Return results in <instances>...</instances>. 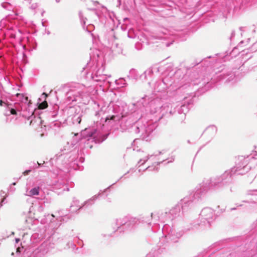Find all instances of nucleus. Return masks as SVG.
Here are the masks:
<instances>
[{
	"label": "nucleus",
	"instance_id": "f257e3e1",
	"mask_svg": "<svg viewBox=\"0 0 257 257\" xmlns=\"http://www.w3.org/2000/svg\"><path fill=\"white\" fill-rule=\"evenodd\" d=\"M125 107L122 105L121 107L117 104L113 106V109L115 113H120L121 115L120 127L123 130L131 129V132L136 134L139 137L146 141H149L152 138L153 131L157 127V125L153 121H148L146 115H141L138 120L134 118L135 113L126 115L125 111Z\"/></svg>",
	"mask_w": 257,
	"mask_h": 257
},
{
	"label": "nucleus",
	"instance_id": "f03ea898",
	"mask_svg": "<svg viewBox=\"0 0 257 257\" xmlns=\"http://www.w3.org/2000/svg\"><path fill=\"white\" fill-rule=\"evenodd\" d=\"M164 98L159 96L154 97L145 95L138 102V104L145 107L147 112L146 116L148 121H153L157 125V121L163 117L168 118L176 115V111L174 110V104L169 102L163 103Z\"/></svg>",
	"mask_w": 257,
	"mask_h": 257
},
{
	"label": "nucleus",
	"instance_id": "7ed1b4c3",
	"mask_svg": "<svg viewBox=\"0 0 257 257\" xmlns=\"http://www.w3.org/2000/svg\"><path fill=\"white\" fill-rule=\"evenodd\" d=\"M255 160H257V153L246 157L238 156L234 167L225 171L220 175L209 178L210 181L213 184V187H215L217 190L222 189L231 183L232 178L235 175H243L248 172L252 168V162H254V163L257 165Z\"/></svg>",
	"mask_w": 257,
	"mask_h": 257
},
{
	"label": "nucleus",
	"instance_id": "20e7f679",
	"mask_svg": "<svg viewBox=\"0 0 257 257\" xmlns=\"http://www.w3.org/2000/svg\"><path fill=\"white\" fill-rule=\"evenodd\" d=\"M17 100L16 102L7 104L5 115L9 116L11 115L16 116L17 119L19 116L26 118L25 123L32 126L42 124V120L40 116H36L34 114V109L30 108V101L28 98L23 94L17 93Z\"/></svg>",
	"mask_w": 257,
	"mask_h": 257
},
{
	"label": "nucleus",
	"instance_id": "39448f33",
	"mask_svg": "<svg viewBox=\"0 0 257 257\" xmlns=\"http://www.w3.org/2000/svg\"><path fill=\"white\" fill-rule=\"evenodd\" d=\"M209 178L205 179L197 186L196 190L182 199L177 205H180L182 212L187 211L194 203L201 200L209 191H217Z\"/></svg>",
	"mask_w": 257,
	"mask_h": 257
},
{
	"label": "nucleus",
	"instance_id": "423d86ee",
	"mask_svg": "<svg viewBox=\"0 0 257 257\" xmlns=\"http://www.w3.org/2000/svg\"><path fill=\"white\" fill-rule=\"evenodd\" d=\"M108 134H102L98 128L95 126L86 128L81 132L80 149H91L93 144L101 143L105 140Z\"/></svg>",
	"mask_w": 257,
	"mask_h": 257
},
{
	"label": "nucleus",
	"instance_id": "0eeeda50",
	"mask_svg": "<svg viewBox=\"0 0 257 257\" xmlns=\"http://www.w3.org/2000/svg\"><path fill=\"white\" fill-rule=\"evenodd\" d=\"M183 212L181 211L180 205H176L175 207L171 209L168 212L162 213L154 212L151 214V219L156 222L160 220L163 223H169L170 225L179 224L184 225V221L182 218V214ZM156 224V222L154 223Z\"/></svg>",
	"mask_w": 257,
	"mask_h": 257
},
{
	"label": "nucleus",
	"instance_id": "6e6552de",
	"mask_svg": "<svg viewBox=\"0 0 257 257\" xmlns=\"http://www.w3.org/2000/svg\"><path fill=\"white\" fill-rule=\"evenodd\" d=\"M151 216L147 215H143L139 218L127 215L117 218L115 222L117 228L116 230L119 232L124 231V230H131L135 227L136 224L141 222L147 223L150 225L151 224Z\"/></svg>",
	"mask_w": 257,
	"mask_h": 257
},
{
	"label": "nucleus",
	"instance_id": "1a4fd4ad",
	"mask_svg": "<svg viewBox=\"0 0 257 257\" xmlns=\"http://www.w3.org/2000/svg\"><path fill=\"white\" fill-rule=\"evenodd\" d=\"M165 223L163 228L162 232L165 234L164 237H162L160 241V244L166 239L169 240L172 242H177L179 238L182 237L185 231L189 230L188 228L184 227L183 225L173 224L171 225Z\"/></svg>",
	"mask_w": 257,
	"mask_h": 257
},
{
	"label": "nucleus",
	"instance_id": "9d476101",
	"mask_svg": "<svg viewBox=\"0 0 257 257\" xmlns=\"http://www.w3.org/2000/svg\"><path fill=\"white\" fill-rule=\"evenodd\" d=\"M90 91L88 88L80 84H76L66 93L68 102L77 101L80 99H87L89 98Z\"/></svg>",
	"mask_w": 257,
	"mask_h": 257
},
{
	"label": "nucleus",
	"instance_id": "9b49d317",
	"mask_svg": "<svg viewBox=\"0 0 257 257\" xmlns=\"http://www.w3.org/2000/svg\"><path fill=\"white\" fill-rule=\"evenodd\" d=\"M54 247L51 237L44 241L33 252L25 250L22 257H45L46 254Z\"/></svg>",
	"mask_w": 257,
	"mask_h": 257
},
{
	"label": "nucleus",
	"instance_id": "f8f14e48",
	"mask_svg": "<svg viewBox=\"0 0 257 257\" xmlns=\"http://www.w3.org/2000/svg\"><path fill=\"white\" fill-rule=\"evenodd\" d=\"M121 119V115L120 113H116V115H113L110 117L106 116L101 118V122L98 123L96 122V127L98 128L100 132L102 134V131L105 128L107 130L109 129H116L117 128L118 124L120 125Z\"/></svg>",
	"mask_w": 257,
	"mask_h": 257
},
{
	"label": "nucleus",
	"instance_id": "ddd939ff",
	"mask_svg": "<svg viewBox=\"0 0 257 257\" xmlns=\"http://www.w3.org/2000/svg\"><path fill=\"white\" fill-rule=\"evenodd\" d=\"M164 153V151H159L157 153L155 154L151 155H148L143 159H140L138 162V165H139V167H140L146 163L148 160L155 161L152 166H149L144 171L146 170L149 171H158L159 168L157 166L165 161V159L159 158V156Z\"/></svg>",
	"mask_w": 257,
	"mask_h": 257
},
{
	"label": "nucleus",
	"instance_id": "4468645a",
	"mask_svg": "<svg viewBox=\"0 0 257 257\" xmlns=\"http://www.w3.org/2000/svg\"><path fill=\"white\" fill-rule=\"evenodd\" d=\"M215 211L210 207L203 208L199 214V221L197 225L201 227H209L215 220Z\"/></svg>",
	"mask_w": 257,
	"mask_h": 257
},
{
	"label": "nucleus",
	"instance_id": "2eb2a0df",
	"mask_svg": "<svg viewBox=\"0 0 257 257\" xmlns=\"http://www.w3.org/2000/svg\"><path fill=\"white\" fill-rule=\"evenodd\" d=\"M78 151L68 153L67 154H62L59 153L56 155V161L59 164L61 162L63 164H69L75 161L78 157Z\"/></svg>",
	"mask_w": 257,
	"mask_h": 257
},
{
	"label": "nucleus",
	"instance_id": "dca6fc26",
	"mask_svg": "<svg viewBox=\"0 0 257 257\" xmlns=\"http://www.w3.org/2000/svg\"><path fill=\"white\" fill-rule=\"evenodd\" d=\"M174 110L176 111V114L174 115L177 120L181 122L186 118V113L188 111V107L185 104L174 106Z\"/></svg>",
	"mask_w": 257,
	"mask_h": 257
},
{
	"label": "nucleus",
	"instance_id": "f3484780",
	"mask_svg": "<svg viewBox=\"0 0 257 257\" xmlns=\"http://www.w3.org/2000/svg\"><path fill=\"white\" fill-rule=\"evenodd\" d=\"M76 109L75 107H69L68 109H66L64 112H67V114L70 115L68 117L69 118L71 117V119L74 124H79L81 121V114L78 113H76Z\"/></svg>",
	"mask_w": 257,
	"mask_h": 257
},
{
	"label": "nucleus",
	"instance_id": "a211bd4d",
	"mask_svg": "<svg viewBox=\"0 0 257 257\" xmlns=\"http://www.w3.org/2000/svg\"><path fill=\"white\" fill-rule=\"evenodd\" d=\"M54 215L53 214H48L47 216H45V218L42 219L41 222L43 224L47 223L48 220H49L50 222L48 225V229H51L52 230L51 233H53V231L54 230L57 228L60 225V224L57 222L55 220H54Z\"/></svg>",
	"mask_w": 257,
	"mask_h": 257
},
{
	"label": "nucleus",
	"instance_id": "6ab92c4d",
	"mask_svg": "<svg viewBox=\"0 0 257 257\" xmlns=\"http://www.w3.org/2000/svg\"><path fill=\"white\" fill-rule=\"evenodd\" d=\"M123 176L121 177L119 179H118L115 183H113L112 185L114 184H115L117 182H118L120 179H122ZM112 185L109 186L108 187H107L106 189H104V190H100L99 192L97 194H96L94 195L93 197H92L91 198L89 199L88 200L85 201L83 203V206L84 207H88L89 206H91L92 204L94 203L95 201L99 198L100 196H101L108 189H109L111 187Z\"/></svg>",
	"mask_w": 257,
	"mask_h": 257
},
{
	"label": "nucleus",
	"instance_id": "aec40b11",
	"mask_svg": "<svg viewBox=\"0 0 257 257\" xmlns=\"http://www.w3.org/2000/svg\"><path fill=\"white\" fill-rule=\"evenodd\" d=\"M90 63H88L85 69H86L87 75H88L89 73H91V78H92V76H97L101 74H104L103 73L104 68L102 67L97 69L96 66H90Z\"/></svg>",
	"mask_w": 257,
	"mask_h": 257
},
{
	"label": "nucleus",
	"instance_id": "412c9836",
	"mask_svg": "<svg viewBox=\"0 0 257 257\" xmlns=\"http://www.w3.org/2000/svg\"><path fill=\"white\" fill-rule=\"evenodd\" d=\"M162 81L164 82L165 84L167 85V87L170 89V90H174L179 89L182 87L183 85H182V82L180 83L179 85H176V82H174V83L173 84V79L171 76H167L163 78L162 80Z\"/></svg>",
	"mask_w": 257,
	"mask_h": 257
},
{
	"label": "nucleus",
	"instance_id": "4be33fe9",
	"mask_svg": "<svg viewBox=\"0 0 257 257\" xmlns=\"http://www.w3.org/2000/svg\"><path fill=\"white\" fill-rule=\"evenodd\" d=\"M216 132V127L214 125H210L204 131L202 135L208 140V141H210V140L215 136Z\"/></svg>",
	"mask_w": 257,
	"mask_h": 257
},
{
	"label": "nucleus",
	"instance_id": "5701e85b",
	"mask_svg": "<svg viewBox=\"0 0 257 257\" xmlns=\"http://www.w3.org/2000/svg\"><path fill=\"white\" fill-rule=\"evenodd\" d=\"M168 88L167 87V85L165 84L164 82H162L161 80L157 81L154 86V90L155 91H157L158 92H160V94H158L156 97L158 96H159V98H161L162 94V93H165V90Z\"/></svg>",
	"mask_w": 257,
	"mask_h": 257
},
{
	"label": "nucleus",
	"instance_id": "b1692460",
	"mask_svg": "<svg viewBox=\"0 0 257 257\" xmlns=\"http://www.w3.org/2000/svg\"><path fill=\"white\" fill-rule=\"evenodd\" d=\"M83 207H84L83 204L80 205L79 200L76 197H73L72 202L70 206L69 211L71 213H75Z\"/></svg>",
	"mask_w": 257,
	"mask_h": 257
},
{
	"label": "nucleus",
	"instance_id": "393cba45",
	"mask_svg": "<svg viewBox=\"0 0 257 257\" xmlns=\"http://www.w3.org/2000/svg\"><path fill=\"white\" fill-rule=\"evenodd\" d=\"M48 97V94L43 92L41 96L38 99L37 104L39 109H44L48 106V103L46 101V98Z\"/></svg>",
	"mask_w": 257,
	"mask_h": 257
},
{
	"label": "nucleus",
	"instance_id": "a878e982",
	"mask_svg": "<svg viewBox=\"0 0 257 257\" xmlns=\"http://www.w3.org/2000/svg\"><path fill=\"white\" fill-rule=\"evenodd\" d=\"M157 72L158 71V68H154ZM154 75L153 68H150L146 70L143 74L140 76V78L141 80H148L149 78L153 77Z\"/></svg>",
	"mask_w": 257,
	"mask_h": 257
},
{
	"label": "nucleus",
	"instance_id": "bb28decb",
	"mask_svg": "<svg viewBox=\"0 0 257 257\" xmlns=\"http://www.w3.org/2000/svg\"><path fill=\"white\" fill-rule=\"evenodd\" d=\"M219 76L220 77V79H225L226 82L233 81L234 79H235L234 82L236 81V77L234 74L230 72L226 73L225 71H223Z\"/></svg>",
	"mask_w": 257,
	"mask_h": 257
},
{
	"label": "nucleus",
	"instance_id": "cd10ccee",
	"mask_svg": "<svg viewBox=\"0 0 257 257\" xmlns=\"http://www.w3.org/2000/svg\"><path fill=\"white\" fill-rule=\"evenodd\" d=\"M81 135H79L78 134H75L73 137L72 140L70 142V144L72 148H74L75 150L78 148L80 149V139H81Z\"/></svg>",
	"mask_w": 257,
	"mask_h": 257
},
{
	"label": "nucleus",
	"instance_id": "c85d7f7f",
	"mask_svg": "<svg viewBox=\"0 0 257 257\" xmlns=\"http://www.w3.org/2000/svg\"><path fill=\"white\" fill-rule=\"evenodd\" d=\"M54 188L56 190H60L59 193H61L65 191H69L67 185L63 181H59L55 185Z\"/></svg>",
	"mask_w": 257,
	"mask_h": 257
},
{
	"label": "nucleus",
	"instance_id": "c756f323",
	"mask_svg": "<svg viewBox=\"0 0 257 257\" xmlns=\"http://www.w3.org/2000/svg\"><path fill=\"white\" fill-rule=\"evenodd\" d=\"M40 190L39 186H35L30 189H27L26 195L30 197H34L39 194Z\"/></svg>",
	"mask_w": 257,
	"mask_h": 257
},
{
	"label": "nucleus",
	"instance_id": "7c9ffc66",
	"mask_svg": "<svg viewBox=\"0 0 257 257\" xmlns=\"http://www.w3.org/2000/svg\"><path fill=\"white\" fill-rule=\"evenodd\" d=\"M110 76L106 74H101L97 76H92V79L96 82H103L106 83L110 84V82L107 80V77H110Z\"/></svg>",
	"mask_w": 257,
	"mask_h": 257
},
{
	"label": "nucleus",
	"instance_id": "2f4dec72",
	"mask_svg": "<svg viewBox=\"0 0 257 257\" xmlns=\"http://www.w3.org/2000/svg\"><path fill=\"white\" fill-rule=\"evenodd\" d=\"M77 150H75L74 148L71 147V145L70 144V142H68L63 147V149L61 150V153L62 154H67L68 153H72L74 151H77Z\"/></svg>",
	"mask_w": 257,
	"mask_h": 257
},
{
	"label": "nucleus",
	"instance_id": "473e14b6",
	"mask_svg": "<svg viewBox=\"0 0 257 257\" xmlns=\"http://www.w3.org/2000/svg\"><path fill=\"white\" fill-rule=\"evenodd\" d=\"M111 48L112 51L115 54H120L122 52V49L121 45L117 43L112 44Z\"/></svg>",
	"mask_w": 257,
	"mask_h": 257
},
{
	"label": "nucleus",
	"instance_id": "72a5a7b5",
	"mask_svg": "<svg viewBox=\"0 0 257 257\" xmlns=\"http://www.w3.org/2000/svg\"><path fill=\"white\" fill-rule=\"evenodd\" d=\"M115 84L119 87H123L126 85V82L125 79L120 78L117 80H115Z\"/></svg>",
	"mask_w": 257,
	"mask_h": 257
},
{
	"label": "nucleus",
	"instance_id": "f704fd0d",
	"mask_svg": "<svg viewBox=\"0 0 257 257\" xmlns=\"http://www.w3.org/2000/svg\"><path fill=\"white\" fill-rule=\"evenodd\" d=\"M1 5L4 9L9 11H11L13 9L12 6L8 2L3 3H2Z\"/></svg>",
	"mask_w": 257,
	"mask_h": 257
},
{
	"label": "nucleus",
	"instance_id": "c9c22d12",
	"mask_svg": "<svg viewBox=\"0 0 257 257\" xmlns=\"http://www.w3.org/2000/svg\"><path fill=\"white\" fill-rule=\"evenodd\" d=\"M79 16L80 20L81 21V24H82L83 28L84 29V26L85 25V21L87 20V19L83 17V14L81 12H79Z\"/></svg>",
	"mask_w": 257,
	"mask_h": 257
},
{
	"label": "nucleus",
	"instance_id": "e433bc0d",
	"mask_svg": "<svg viewBox=\"0 0 257 257\" xmlns=\"http://www.w3.org/2000/svg\"><path fill=\"white\" fill-rule=\"evenodd\" d=\"M103 108L104 107H102L100 110H99L98 111H96V112H95L96 116H97L98 117H99L100 116H101L102 114H104V112H103Z\"/></svg>",
	"mask_w": 257,
	"mask_h": 257
},
{
	"label": "nucleus",
	"instance_id": "4c0bfd02",
	"mask_svg": "<svg viewBox=\"0 0 257 257\" xmlns=\"http://www.w3.org/2000/svg\"><path fill=\"white\" fill-rule=\"evenodd\" d=\"M250 49L251 52H255L257 50V41L253 43Z\"/></svg>",
	"mask_w": 257,
	"mask_h": 257
},
{
	"label": "nucleus",
	"instance_id": "58836bf2",
	"mask_svg": "<svg viewBox=\"0 0 257 257\" xmlns=\"http://www.w3.org/2000/svg\"><path fill=\"white\" fill-rule=\"evenodd\" d=\"M137 71L135 69H132L130 70V74L134 75V78L135 79H138V76L137 74Z\"/></svg>",
	"mask_w": 257,
	"mask_h": 257
},
{
	"label": "nucleus",
	"instance_id": "ea45409f",
	"mask_svg": "<svg viewBox=\"0 0 257 257\" xmlns=\"http://www.w3.org/2000/svg\"><path fill=\"white\" fill-rule=\"evenodd\" d=\"M175 156H172L170 158H169L167 159L166 160H169L167 162V164L173 162L175 160Z\"/></svg>",
	"mask_w": 257,
	"mask_h": 257
},
{
	"label": "nucleus",
	"instance_id": "a19ab883",
	"mask_svg": "<svg viewBox=\"0 0 257 257\" xmlns=\"http://www.w3.org/2000/svg\"><path fill=\"white\" fill-rule=\"evenodd\" d=\"M8 190H9V191L13 193L15 191L16 188L15 187H13L12 186L10 185Z\"/></svg>",
	"mask_w": 257,
	"mask_h": 257
},
{
	"label": "nucleus",
	"instance_id": "79ce46f5",
	"mask_svg": "<svg viewBox=\"0 0 257 257\" xmlns=\"http://www.w3.org/2000/svg\"><path fill=\"white\" fill-rule=\"evenodd\" d=\"M8 196H4L3 198L2 199L1 203H0V207H2L3 205V203H5V200Z\"/></svg>",
	"mask_w": 257,
	"mask_h": 257
},
{
	"label": "nucleus",
	"instance_id": "37998d69",
	"mask_svg": "<svg viewBox=\"0 0 257 257\" xmlns=\"http://www.w3.org/2000/svg\"><path fill=\"white\" fill-rule=\"evenodd\" d=\"M30 172H31V170H26L25 171H24L23 173V174L24 175H27L30 173Z\"/></svg>",
	"mask_w": 257,
	"mask_h": 257
},
{
	"label": "nucleus",
	"instance_id": "c03bdc74",
	"mask_svg": "<svg viewBox=\"0 0 257 257\" xmlns=\"http://www.w3.org/2000/svg\"><path fill=\"white\" fill-rule=\"evenodd\" d=\"M7 196V195L5 194V192L4 191H3V190H1V196L4 197V196Z\"/></svg>",
	"mask_w": 257,
	"mask_h": 257
},
{
	"label": "nucleus",
	"instance_id": "a18cd8bd",
	"mask_svg": "<svg viewBox=\"0 0 257 257\" xmlns=\"http://www.w3.org/2000/svg\"><path fill=\"white\" fill-rule=\"evenodd\" d=\"M172 44V42H171V43H166V46H167V47H169V46H170V45H171V44Z\"/></svg>",
	"mask_w": 257,
	"mask_h": 257
},
{
	"label": "nucleus",
	"instance_id": "49530a36",
	"mask_svg": "<svg viewBox=\"0 0 257 257\" xmlns=\"http://www.w3.org/2000/svg\"><path fill=\"white\" fill-rule=\"evenodd\" d=\"M3 103L5 104V103L4 102H3L2 100H0V105L3 106Z\"/></svg>",
	"mask_w": 257,
	"mask_h": 257
},
{
	"label": "nucleus",
	"instance_id": "de8ad7c7",
	"mask_svg": "<svg viewBox=\"0 0 257 257\" xmlns=\"http://www.w3.org/2000/svg\"><path fill=\"white\" fill-rule=\"evenodd\" d=\"M234 35H235V32H234V31H233L231 33V37H233V36H234Z\"/></svg>",
	"mask_w": 257,
	"mask_h": 257
},
{
	"label": "nucleus",
	"instance_id": "09e8293b",
	"mask_svg": "<svg viewBox=\"0 0 257 257\" xmlns=\"http://www.w3.org/2000/svg\"><path fill=\"white\" fill-rule=\"evenodd\" d=\"M15 240H16V242L17 243H18L20 241V239L19 238H16Z\"/></svg>",
	"mask_w": 257,
	"mask_h": 257
},
{
	"label": "nucleus",
	"instance_id": "8fccbe9b",
	"mask_svg": "<svg viewBox=\"0 0 257 257\" xmlns=\"http://www.w3.org/2000/svg\"><path fill=\"white\" fill-rule=\"evenodd\" d=\"M56 115H57V114H53V115H52V117H53V118H55V117L56 116Z\"/></svg>",
	"mask_w": 257,
	"mask_h": 257
},
{
	"label": "nucleus",
	"instance_id": "3c124183",
	"mask_svg": "<svg viewBox=\"0 0 257 257\" xmlns=\"http://www.w3.org/2000/svg\"><path fill=\"white\" fill-rule=\"evenodd\" d=\"M72 246L73 248H74L76 246V245L74 243H72Z\"/></svg>",
	"mask_w": 257,
	"mask_h": 257
},
{
	"label": "nucleus",
	"instance_id": "603ef678",
	"mask_svg": "<svg viewBox=\"0 0 257 257\" xmlns=\"http://www.w3.org/2000/svg\"><path fill=\"white\" fill-rule=\"evenodd\" d=\"M16 185V182H14L11 185L12 186V185Z\"/></svg>",
	"mask_w": 257,
	"mask_h": 257
},
{
	"label": "nucleus",
	"instance_id": "864d4df0",
	"mask_svg": "<svg viewBox=\"0 0 257 257\" xmlns=\"http://www.w3.org/2000/svg\"><path fill=\"white\" fill-rule=\"evenodd\" d=\"M131 171V169L130 171H127L124 175H126L127 173Z\"/></svg>",
	"mask_w": 257,
	"mask_h": 257
},
{
	"label": "nucleus",
	"instance_id": "5fc2aeb1",
	"mask_svg": "<svg viewBox=\"0 0 257 257\" xmlns=\"http://www.w3.org/2000/svg\"><path fill=\"white\" fill-rule=\"evenodd\" d=\"M160 39H164V38L165 39V38H166V37H162V36H160Z\"/></svg>",
	"mask_w": 257,
	"mask_h": 257
},
{
	"label": "nucleus",
	"instance_id": "6e6d98bb",
	"mask_svg": "<svg viewBox=\"0 0 257 257\" xmlns=\"http://www.w3.org/2000/svg\"><path fill=\"white\" fill-rule=\"evenodd\" d=\"M235 209H236V208H230V210H235Z\"/></svg>",
	"mask_w": 257,
	"mask_h": 257
},
{
	"label": "nucleus",
	"instance_id": "4d7b16f0",
	"mask_svg": "<svg viewBox=\"0 0 257 257\" xmlns=\"http://www.w3.org/2000/svg\"><path fill=\"white\" fill-rule=\"evenodd\" d=\"M21 177H20L19 179H16V178H14V180H18L19 179H21Z\"/></svg>",
	"mask_w": 257,
	"mask_h": 257
},
{
	"label": "nucleus",
	"instance_id": "13d9d810",
	"mask_svg": "<svg viewBox=\"0 0 257 257\" xmlns=\"http://www.w3.org/2000/svg\"><path fill=\"white\" fill-rule=\"evenodd\" d=\"M243 43V41H241L239 43V45H241Z\"/></svg>",
	"mask_w": 257,
	"mask_h": 257
},
{
	"label": "nucleus",
	"instance_id": "bf43d9fd",
	"mask_svg": "<svg viewBox=\"0 0 257 257\" xmlns=\"http://www.w3.org/2000/svg\"><path fill=\"white\" fill-rule=\"evenodd\" d=\"M57 3H59L61 0H55Z\"/></svg>",
	"mask_w": 257,
	"mask_h": 257
},
{
	"label": "nucleus",
	"instance_id": "052dcab7",
	"mask_svg": "<svg viewBox=\"0 0 257 257\" xmlns=\"http://www.w3.org/2000/svg\"><path fill=\"white\" fill-rule=\"evenodd\" d=\"M146 257H151V255H147L146 256Z\"/></svg>",
	"mask_w": 257,
	"mask_h": 257
},
{
	"label": "nucleus",
	"instance_id": "680f3d73",
	"mask_svg": "<svg viewBox=\"0 0 257 257\" xmlns=\"http://www.w3.org/2000/svg\"><path fill=\"white\" fill-rule=\"evenodd\" d=\"M187 142H188V143H189V144H190V141H189V140H188V141H187Z\"/></svg>",
	"mask_w": 257,
	"mask_h": 257
},
{
	"label": "nucleus",
	"instance_id": "e2e57ef3",
	"mask_svg": "<svg viewBox=\"0 0 257 257\" xmlns=\"http://www.w3.org/2000/svg\"><path fill=\"white\" fill-rule=\"evenodd\" d=\"M89 27H93V25H90V26H89Z\"/></svg>",
	"mask_w": 257,
	"mask_h": 257
},
{
	"label": "nucleus",
	"instance_id": "0e129e2a",
	"mask_svg": "<svg viewBox=\"0 0 257 257\" xmlns=\"http://www.w3.org/2000/svg\"><path fill=\"white\" fill-rule=\"evenodd\" d=\"M86 30L88 32H90V31H88L87 29H86Z\"/></svg>",
	"mask_w": 257,
	"mask_h": 257
},
{
	"label": "nucleus",
	"instance_id": "69168bd1",
	"mask_svg": "<svg viewBox=\"0 0 257 257\" xmlns=\"http://www.w3.org/2000/svg\"><path fill=\"white\" fill-rule=\"evenodd\" d=\"M148 84H149V85H150L151 82L149 81V82H148Z\"/></svg>",
	"mask_w": 257,
	"mask_h": 257
},
{
	"label": "nucleus",
	"instance_id": "338daca9",
	"mask_svg": "<svg viewBox=\"0 0 257 257\" xmlns=\"http://www.w3.org/2000/svg\"><path fill=\"white\" fill-rule=\"evenodd\" d=\"M9 117L7 118V121H8V119H9Z\"/></svg>",
	"mask_w": 257,
	"mask_h": 257
},
{
	"label": "nucleus",
	"instance_id": "774afa93",
	"mask_svg": "<svg viewBox=\"0 0 257 257\" xmlns=\"http://www.w3.org/2000/svg\"><path fill=\"white\" fill-rule=\"evenodd\" d=\"M139 172H141V169H139Z\"/></svg>",
	"mask_w": 257,
	"mask_h": 257
}]
</instances>
